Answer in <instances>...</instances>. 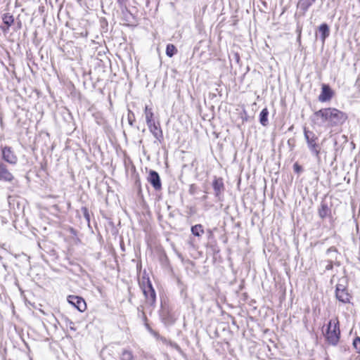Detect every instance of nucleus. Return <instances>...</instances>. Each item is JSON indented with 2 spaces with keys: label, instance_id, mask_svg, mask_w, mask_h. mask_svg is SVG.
<instances>
[{
  "label": "nucleus",
  "instance_id": "f257e3e1",
  "mask_svg": "<svg viewBox=\"0 0 360 360\" xmlns=\"http://www.w3.org/2000/svg\"><path fill=\"white\" fill-rule=\"evenodd\" d=\"M314 116L322 124L328 128L343 125L348 120V115L336 108H323L314 112Z\"/></svg>",
  "mask_w": 360,
  "mask_h": 360
},
{
  "label": "nucleus",
  "instance_id": "f03ea898",
  "mask_svg": "<svg viewBox=\"0 0 360 360\" xmlns=\"http://www.w3.org/2000/svg\"><path fill=\"white\" fill-rule=\"evenodd\" d=\"M322 333L326 342L331 346H337L341 338L340 320L334 316L322 328Z\"/></svg>",
  "mask_w": 360,
  "mask_h": 360
},
{
  "label": "nucleus",
  "instance_id": "7ed1b4c3",
  "mask_svg": "<svg viewBox=\"0 0 360 360\" xmlns=\"http://www.w3.org/2000/svg\"><path fill=\"white\" fill-rule=\"evenodd\" d=\"M304 134L309 149L316 156H319L320 154V146L318 143V136L313 131L307 130L306 128L304 130Z\"/></svg>",
  "mask_w": 360,
  "mask_h": 360
},
{
  "label": "nucleus",
  "instance_id": "20e7f679",
  "mask_svg": "<svg viewBox=\"0 0 360 360\" xmlns=\"http://www.w3.org/2000/svg\"><path fill=\"white\" fill-rule=\"evenodd\" d=\"M141 288L146 303L150 306H154L156 300V294L151 282L148 279L146 282L143 281Z\"/></svg>",
  "mask_w": 360,
  "mask_h": 360
},
{
  "label": "nucleus",
  "instance_id": "39448f33",
  "mask_svg": "<svg viewBox=\"0 0 360 360\" xmlns=\"http://www.w3.org/2000/svg\"><path fill=\"white\" fill-rule=\"evenodd\" d=\"M2 159L8 163L15 165L17 164L18 158L14 151L9 146H4L1 148Z\"/></svg>",
  "mask_w": 360,
  "mask_h": 360
},
{
  "label": "nucleus",
  "instance_id": "423d86ee",
  "mask_svg": "<svg viewBox=\"0 0 360 360\" xmlns=\"http://www.w3.org/2000/svg\"><path fill=\"white\" fill-rule=\"evenodd\" d=\"M336 298L342 303H349L352 298L347 290L342 285L338 284L335 289Z\"/></svg>",
  "mask_w": 360,
  "mask_h": 360
},
{
  "label": "nucleus",
  "instance_id": "0eeeda50",
  "mask_svg": "<svg viewBox=\"0 0 360 360\" xmlns=\"http://www.w3.org/2000/svg\"><path fill=\"white\" fill-rule=\"evenodd\" d=\"M334 91L328 84H323L321 85V91L319 96V101L321 103L330 101L334 96Z\"/></svg>",
  "mask_w": 360,
  "mask_h": 360
},
{
  "label": "nucleus",
  "instance_id": "6e6552de",
  "mask_svg": "<svg viewBox=\"0 0 360 360\" xmlns=\"http://www.w3.org/2000/svg\"><path fill=\"white\" fill-rule=\"evenodd\" d=\"M68 301L79 311L83 312L86 309V304L83 298L75 295H69Z\"/></svg>",
  "mask_w": 360,
  "mask_h": 360
},
{
  "label": "nucleus",
  "instance_id": "1a4fd4ad",
  "mask_svg": "<svg viewBox=\"0 0 360 360\" xmlns=\"http://www.w3.org/2000/svg\"><path fill=\"white\" fill-rule=\"evenodd\" d=\"M150 131L153 134L154 137L158 141H161L163 139L162 131L160 128V123L155 122L147 124Z\"/></svg>",
  "mask_w": 360,
  "mask_h": 360
},
{
  "label": "nucleus",
  "instance_id": "9d476101",
  "mask_svg": "<svg viewBox=\"0 0 360 360\" xmlns=\"http://www.w3.org/2000/svg\"><path fill=\"white\" fill-rule=\"evenodd\" d=\"M318 214L321 219H325L331 215V209L326 201L322 200L321 202L318 209Z\"/></svg>",
  "mask_w": 360,
  "mask_h": 360
},
{
  "label": "nucleus",
  "instance_id": "9b49d317",
  "mask_svg": "<svg viewBox=\"0 0 360 360\" xmlns=\"http://www.w3.org/2000/svg\"><path fill=\"white\" fill-rule=\"evenodd\" d=\"M148 181L155 190L161 188V182L159 174L155 171H150L148 176Z\"/></svg>",
  "mask_w": 360,
  "mask_h": 360
},
{
  "label": "nucleus",
  "instance_id": "f8f14e48",
  "mask_svg": "<svg viewBox=\"0 0 360 360\" xmlns=\"http://www.w3.org/2000/svg\"><path fill=\"white\" fill-rule=\"evenodd\" d=\"M13 178V175L8 170L6 166L0 162V180L10 182Z\"/></svg>",
  "mask_w": 360,
  "mask_h": 360
},
{
  "label": "nucleus",
  "instance_id": "ddd939ff",
  "mask_svg": "<svg viewBox=\"0 0 360 360\" xmlns=\"http://www.w3.org/2000/svg\"><path fill=\"white\" fill-rule=\"evenodd\" d=\"M216 196H219L224 191V183L221 179H216L212 184Z\"/></svg>",
  "mask_w": 360,
  "mask_h": 360
},
{
  "label": "nucleus",
  "instance_id": "4468645a",
  "mask_svg": "<svg viewBox=\"0 0 360 360\" xmlns=\"http://www.w3.org/2000/svg\"><path fill=\"white\" fill-rule=\"evenodd\" d=\"M314 2L315 0H299L297 7L305 13Z\"/></svg>",
  "mask_w": 360,
  "mask_h": 360
},
{
  "label": "nucleus",
  "instance_id": "2eb2a0df",
  "mask_svg": "<svg viewBox=\"0 0 360 360\" xmlns=\"http://www.w3.org/2000/svg\"><path fill=\"white\" fill-rule=\"evenodd\" d=\"M319 30L321 34V38L323 41H325V39L329 36V27L326 23L321 24L319 27Z\"/></svg>",
  "mask_w": 360,
  "mask_h": 360
},
{
  "label": "nucleus",
  "instance_id": "dca6fc26",
  "mask_svg": "<svg viewBox=\"0 0 360 360\" xmlns=\"http://www.w3.org/2000/svg\"><path fill=\"white\" fill-rule=\"evenodd\" d=\"M269 110L266 108H264L259 114V122L263 126L268 124Z\"/></svg>",
  "mask_w": 360,
  "mask_h": 360
},
{
  "label": "nucleus",
  "instance_id": "f3484780",
  "mask_svg": "<svg viewBox=\"0 0 360 360\" xmlns=\"http://www.w3.org/2000/svg\"><path fill=\"white\" fill-rule=\"evenodd\" d=\"M145 116H146V124H150L152 122H154L155 120L153 119L154 114L153 112V110L151 108H148V105L145 107Z\"/></svg>",
  "mask_w": 360,
  "mask_h": 360
},
{
  "label": "nucleus",
  "instance_id": "a211bd4d",
  "mask_svg": "<svg viewBox=\"0 0 360 360\" xmlns=\"http://www.w3.org/2000/svg\"><path fill=\"white\" fill-rule=\"evenodd\" d=\"M120 360H134L132 352L129 349H124L121 353Z\"/></svg>",
  "mask_w": 360,
  "mask_h": 360
},
{
  "label": "nucleus",
  "instance_id": "6ab92c4d",
  "mask_svg": "<svg viewBox=\"0 0 360 360\" xmlns=\"http://www.w3.org/2000/svg\"><path fill=\"white\" fill-rule=\"evenodd\" d=\"M191 232L195 236H200L204 233L202 226L201 224H196L192 226Z\"/></svg>",
  "mask_w": 360,
  "mask_h": 360
},
{
  "label": "nucleus",
  "instance_id": "aec40b11",
  "mask_svg": "<svg viewBox=\"0 0 360 360\" xmlns=\"http://www.w3.org/2000/svg\"><path fill=\"white\" fill-rule=\"evenodd\" d=\"M13 17L10 13L4 14L3 22L7 26V29L13 23Z\"/></svg>",
  "mask_w": 360,
  "mask_h": 360
},
{
  "label": "nucleus",
  "instance_id": "412c9836",
  "mask_svg": "<svg viewBox=\"0 0 360 360\" xmlns=\"http://www.w3.org/2000/svg\"><path fill=\"white\" fill-rule=\"evenodd\" d=\"M177 50L176 47L173 44H167L166 48V54L169 57H172L176 53Z\"/></svg>",
  "mask_w": 360,
  "mask_h": 360
},
{
  "label": "nucleus",
  "instance_id": "4be33fe9",
  "mask_svg": "<svg viewBox=\"0 0 360 360\" xmlns=\"http://www.w3.org/2000/svg\"><path fill=\"white\" fill-rule=\"evenodd\" d=\"M353 348L356 352L360 354V337L356 336L352 341Z\"/></svg>",
  "mask_w": 360,
  "mask_h": 360
},
{
  "label": "nucleus",
  "instance_id": "5701e85b",
  "mask_svg": "<svg viewBox=\"0 0 360 360\" xmlns=\"http://www.w3.org/2000/svg\"><path fill=\"white\" fill-rule=\"evenodd\" d=\"M333 261H330V260L328 261L327 262V264L326 266V270L329 271V270L333 269Z\"/></svg>",
  "mask_w": 360,
  "mask_h": 360
},
{
  "label": "nucleus",
  "instance_id": "b1692460",
  "mask_svg": "<svg viewBox=\"0 0 360 360\" xmlns=\"http://www.w3.org/2000/svg\"><path fill=\"white\" fill-rule=\"evenodd\" d=\"M293 168L295 172L297 173H299L302 170V167L299 165L297 163L294 164Z\"/></svg>",
  "mask_w": 360,
  "mask_h": 360
},
{
  "label": "nucleus",
  "instance_id": "393cba45",
  "mask_svg": "<svg viewBox=\"0 0 360 360\" xmlns=\"http://www.w3.org/2000/svg\"><path fill=\"white\" fill-rule=\"evenodd\" d=\"M82 210H83L84 215L85 218L89 221V214L87 209L86 207H83Z\"/></svg>",
  "mask_w": 360,
  "mask_h": 360
},
{
  "label": "nucleus",
  "instance_id": "a878e982",
  "mask_svg": "<svg viewBox=\"0 0 360 360\" xmlns=\"http://www.w3.org/2000/svg\"><path fill=\"white\" fill-rule=\"evenodd\" d=\"M117 1L120 6H122L125 4L127 0H117Z\"/></svg>",
  "mask_w": 360,
  "mask_h": 360
},
{
  "label": "nucleus",
  "instance_id": "bb28decb",
  "mask_svg": "<svg viewBox=\"0 0 360 360\" xmlns=\"http://www.w3.org/2000/svg\"><path fill=\"white\" fill-rule=\"evenodd\" d=\"M297 32H298V39H300L301 37V34H302V29L301 28L298 29Z\"/></svg>",
  "mask_w": 360,
  "mask_h": 360
},
{
  "label": "nucleus",
  "instance_id": "cd10ccee",
  "mask_svg": "<svg viewBox=\"0 0 360 360\" xmlns=\"http://www.w3.org/2000/svg\"><path fill=\"white\" fill-rule=\"evenodd\" d=\"M129 123L132 125V121L130 120V118H129Z\"/></svg>",
  "mask_w": 360,
  "mask_h": 360
}]
</instances>
